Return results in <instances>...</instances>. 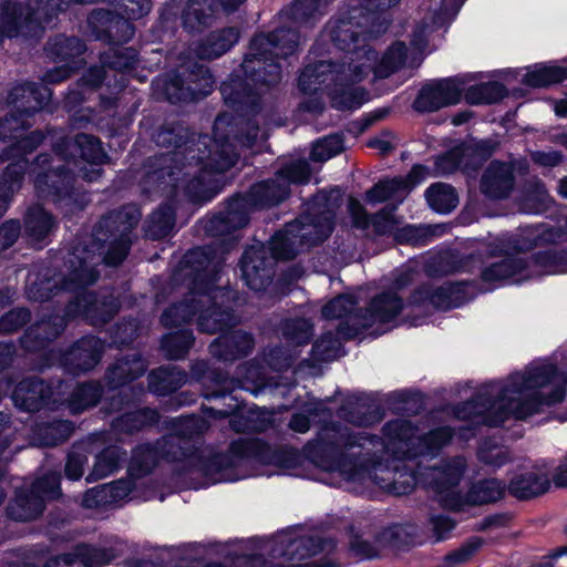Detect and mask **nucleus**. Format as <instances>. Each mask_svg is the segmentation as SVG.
I'll use <instances>...</instances> for the list:
<instances>
[{
	"instance_id": "nucleus-1",
	"label": "nucleus",
	"mask_w": 567,
	"mask_h": 567,
	"mask_svg": "<svg viewBox=\"0 0 567 567\" xmlns=\"http://www.w3.org/2000/svg\"><path fill=\"white\" fill-rule=\"evenodd\" d=\"M225 124L226 116L216 118L214 141L207 135L190 140L188 130L179 124L162 127L155 135L156 144L175 150L155 156L148 163L142 179L143 192L166 197L183 194L193 200L207 199L210 174L229 169L238 158L235 146L221 134Z\"/></svg>"
},
{
	"instance_id": "nucleus-2",
	"label": "nucleus",
	"mask_w": 567,
	"mask_h": 567,
	"mask_svg": "<svg viewBox=\"0 0 567 567\" xmlns=\"http://www.w3.org/2000/svg\"><path fill=\"white\" fill-rule=\"evenodd\" d=\"M237 240V236H230L219 239L213 246L198 247L185 254L173 280H188L189 292L162 315L161 320L165 327L181 326L195 316L199 330L206 333H216L237 323L231 312L235 292L216 286L224 255Z\"/></svg>"
},
{
	"instance_id": "nucleus-3",
	"label": "nucleus",
	"mask_w": 567,
	"mask_h": 567,
	"mask_svg": "<svg viewBox=\"0 0 567 567\" xmlns=\"http://www.w3.org/2000/svg\"><path fill=\"white\" fill-rule=\"evenodd\" d=\"M141 217V210L134 205L104 215L94 227L90 245H79L70 254L68 275L52 278L29 275L28 297L44 301L61 290L71 291L94 284L99 278L96 266L101 262L117 266L125 259Z\"/></svg>"
},
{
	"instance_id": "nucleus-4",
	"label": "nucleus",
	"mask_w": 567,
	"mask_h": 567,
	"mask_svg": "<svg viewBox=\"0 0 567 567\" xmlns=\"http://www.w3.org/2000/svg\"><path fill=\"white\" fill-rule=\"evenodd\" d=\"M393 441L353 433L347 426L326 424L319 432V463L326 471H336L347 481L371 480L381 488L395 495L410 493L417 483L424 485L422 471L405 468L391 471L382 464L385 454L396 457L391 447Z\"/></svg>"
},
{
	"instance_id": "nucleus-5",
	"label": "nucleus",
	"mask_w": 567,
	"mask_h": 567,
	"mask_svg": "<svg viewBox=\"0 0 567 567\" xmlns=\"http://www.w3.org/2000/svg\"><path fill=\"white\" fill-rule=\"evenodd\" d=\"M564 396V378L553 365H543L512 375L503 388L493 385L480 392L475 400L457 406L455 414L475 425L499 426L512 417L524 420Z\"/></svg>"
},
{
	"instance_id": "nucleus-6",
	"label": "nucleus",
	"mask_w": 567,
	"mask_h": 567,
	"mask_svg": "<svg viewBox=\"0 0 567 567\" xmlns=\"http://www.w3.org/2000/svg\"><path fill=\"white\" fill-rule=\"evenodd\" d=\"M298 44L299 35L292 29L257 35L240 65L244 78L236 74L220 86L225 103L237 111H255L264 89L280 80V66L274 58L293 54Z\"/></svg>"
},
{
	"instance_id": "nucleus-7",
	"label": "nucleus",
	"mask_w": 567,
	"mask_h": 567,
	"mask_svg": "<svg viewBox=\"0 0 567 567\" xmlns=\"http://www.w3.org/2000/svg\"><path fill=\"white\" fill-rule=\"evenodd\" d=\"M336 550L332 538L306 534L300 529H286L269 539H257L237 557L243 567H340L336 558L322 563L300 561L317 555L330 556Z\"/></svg>"
},
{
	"instance_id": "nucleus-8",
	"label": "nucleus",
	"mask_w": 567,
	"mask_h": 567,
	"mask_svg": "<svg viewBox=\"0 0 567 567\" xmlns=\"http://www.w3.org/2000/svg\"><path fill=\"white\" fill-rule=\"evenodd\" d=\"M309 178L310 168L306 161H295L285 165L274 178L254 185L245 196L233 198L224 213L206 221V233L219 238L230 235L248 224L252 209L281 203L289 195L291 184H305Z\"/></svg>"
},
{
	"instance_id": "nucleus-9",
	"label": "nucleus",
	"mask_w": 567,
	"mask_h": 567,
	"mask_svg": "<svg viewBox=\"0 0 567 567\" xmlns=\"http://www.w3.org/2000/svg\"><path fill=\"white\" fill-rule=\"evenodd\" d=\"M341 205L339 190L318 194L307 213L288 223L271 238V250L276 258L292 259L301 250L323 241L332 231L336 210Z\"/></svg>"
},
{
	"instance_id": "nucleus-10",
	"label": "nucleus",
	"mask_w": 567,
	"mask_h": 567,
	"mask_svg": "<svg viewBox=\"0 0 567 567\" xmlns=\"http://www.w3.org/2000/svg\"><path fill=\"white\" fill-rule=\"evenodd\" d=\"M363 17V12L359 9H352L347 19H340L329 27L330 39L336 48L348 52L342 61L346 66L349 68L351 58L355 59L357 54L361 56L360 63L367 61L365 54H371L373 56L371 72L375 78H388L403 65L406 47L404 43H395L377 63V53L365 44V38L362 37L365 33L378 37L379 34L371 33V30H375L377 27H372L371 21L367 22Z\"/></svg>"
},
{
	"instance_id": "nucleus-11",
	"label": "nucleus",
	"mask_w": 567,
	"mask_h": 567,
	"mask_svg": "<svg viewBox=\"0 0 567 567\" xmlns=\"http://www.w3.org/2000/svg\"><path fill=\"white\" fill-rule=\"evenodd\" d=\"M365 62L360 63L361 56L351 58L349 68L344 63L336 65L328 61H319L307 65L299 76V87L305 93H316L321 89L334 86L340 83L360 82L365 79L372 70L373 56L365 54Z\"/></svg>"
},
{
	"instance_id": "nucleus-12",
	"label": "nucleus",
	"mask_w": 567,
	"mask_h": 567,
	"mask_svg": "<svg viewBox=\"0 0 567 567\" xmlns=\"http://www.w3.org/2000/svg\"><path fill=\"white\" fill-rule=\"evenodd\" d=\"M383 431L384 436L393 441L391 450L396 458L432 453L446 445L453 435V431L449 426H444L420 436L406 420L388 422Z\"/></svg>"
},
{
	"instance_id": "nucleus-13",
	"label": "nucleus",
	"mask_w": 567,
	"mask_h": 567,
	"mask_svg": "<svg viewBox=\"0 0 567 567\" xmlns=\"http://www.w3.org/2000/svg\"><path fill=\"white\" fill-rule=\"evenodd\" d=\"M54 152L60 156V161L79 168V175L87 181L95 182L102 174L101 165L106 158V154L101 146V142L93 135L76 134L73 140L60 138L54 143Z\"/></svg>"
},
{
	"instance_id": "nucleus-14",
	"label": "nucleus",
	"mask_w": 567,
	"mask_h": 567,
	"mask_svg": "<svg viewBox=\"0 0 567 567\" xmlns=\"http://www.w3.org/2000/svg\"><path fill=\"white\" fill-rule=\"evenodd\" d=\"M55 154H58L55 152ZM63 159H61L62 162ZM62 169L60 156L52 159L48 154H41L34 163V186L40 197L70 206L76 203L73 193V175Z\"/></svg>"
},
{
	"instance_id": "nucleus-15",
	"label": "nucleus",
	"mask_w": 567,
	"mask_h": 567,
	"mask_svg": "<svg viewBox=\"0 0 567 567\" xmlns=\"http://www.w3.org/2000/svg\"><path fill=\"white\" fill-rule=\"evenodd\" d=\"M465 468V460L456 456L442 461L437 466L424 468L421 475L424 486L439 496L444 507L461 511L463 508V495L456 487L463 478Z\"/></svg>"
},
{
	"instance_id": "nucleus-16",
	"label": "nucleus",
	"mask_w": 567,
	"mask_h": 567,
	"mask_svg": "<svg viewBox=\"0 0 567 567\" xmlns=\"http://www.w3.org/2000/svg\"><path fill=\"white\" fill-rule=\"evenodd\" d=\"M402 309L403 300L396 291H383L370 301L369 307L364 311L349 317L350 329L346 330L340 324L338 333L344 338H353L361 329H369L377 322H391L401 313Z\"/></svg>"
},
{
	"instance_id": "nucleus-17",
	"label": "nucleus",
	"mask_w": 567,
	"mask_h": 567,
	"mask_svg": "<svg viewBox=\"0 0 567 567\" xmlns=\"http://www.w3.org/2000/svg\"><path fill=\"white\" fill-rule=\"evenodd\" d=\"M213 78L208 70L199 66L196 73L189 74L187 83L179 75H171L157 80L156 85L162 89L165 97L172 102H192L209 94L213 87Z\"/></svg>"
},
{
	"instance_id": "nucleus-18",
	"label": "nucleus",
	"mask_w": 567,
	"mask_h": 567,
	"mask_svg": "<svg viewBox=\"0 0 567 567\" xmlns=\"http://www.w3.org/2000/svg\"><path fill=\"white\" fill-rule=\"evenodd\" d=\"M27 125H29L27 121H20L14 114H9L0 120V140L13 142L0 153V162L4 163L16 157L24 158V155L34 151L42 143L44 136L39 131L22 133Z\"/></svg>"
},
{
	"instance_id": "nucleus-19",
	"label": "nucleus",
	"mask_w": 567,
	"mask_h": 567,
	"mask_svg": "<svg viewBox=\"0 0 567 567\" xmlns=\"http://www.w3.org/2000/svg\"><path fill=\"white\" fill-rule=\"evenodd\" d=\"M463 92L464 81L460 78L429 83L420 91L414 101V109L419 112H435L442 107L457 104Z\"/></svg>"
},
{
	"instance_id": "nucleus-20",
	"label": "nucleus",
	"mask_w": 567,
	"mask_h": 567,
	"mask_svg": "<svg viewBox=\"0 0 567 567\" xmlns=\"http://www.w3.org/2000/svg\"><path fill=\"white\" fill-rule=\"evenodd\" d=\"M274 259H277L274 252L270 257L268 249L261 243L245 250L240 268L243 278L250 289L255 291L262 290L271 281Z\"/></svg>"
},
{
	"instance_id": "nucleus-21",
	"label": "nucleus",
	"mask_w": 567,
	"mask_h": 567,
	"mask_svg": "<svg viewBox=\"0 0 567 567\" xmlns=\"http://www.w3.org/2000/svg\"><path fill=\"white\" fill-rule=\"evenodd\" d=\"M87 22L96 39L125 42L134 33V29L127 19L105 9L93 10L87 18Z\"/></svg>"
},
{
	"instance_id": "nucleus-22",
	"label": "nucleus",
	"mask_w": 567,
	"mask_h": 567,
	"mask_svg": "<svg viewBox=\"0 0 567 567\" xmlns=\"http://www.w3.org/2000/svg\"><path fill=\"white\" fill-rule=\"evenodd\" d=\"M117 310L118 303L112 296L97 299L93 293H84L68 305L65 317L82 313L92 324L99 326L110 321Z\"/></svg>"
},
{
	"instance_id": "nucleus-23",
	"label": "nucleus",
	"mask_w": 567,
	"mask_h": 567,
	"mask_svg": "<svg viewBox=\"0 0 567 567\" xmlns=\"http://www.w3.org/2000/svg\"><path fill=\"white\" fill-rule=\"evenodd\" d=\"M348 208L355 227L367 229L369 226H373L375 233L380 235L392 233L395 235L402 224V219L394 214L395 206H386L370 216L359 200L350 198Z\"/></svg>"
},
{
	"instance_id": "nucleus-24",
	"label": "nucleus",
	"mask_w": 567,
	"mask_h": 567,
	"mask_svg": "<svg viewBox=\"0 0 567 567\" xmlns=\"http://www.w3.org/2000/svg\"><path fill=\"white\" fill-rule=\"evenodd\" d=\"M103 351L104 343L99 338L84 337L63 355V364L73 374L86 372L100 362Z\"/></svg>"
},
{
	"instance_id": "nucleus-25",
	"label": "nucleus",
	"mask_w": 567,
	"mask_h": 567,
	"mask_svg": "<svg viewBox=\"0 0 567 567\" xmlns=\"http://www.w3.org/2000/svg\"><path fill=\"white\" fill-rule=\"evenodd\" d=\"M51 91L45 85L25 83L18 85L10 92V103L16 109L14 114L20 121L40 111L50 100Z\"/></svg>"
},
{
	"instance_id": "nucleus-26",
	"label": "nucleus",
	"mask_w": 567,
	"mask_h": 567,
	"mask_svg": "<svg viewBox=\"0 0 567 567\" xmlns=\"http://www.w3.org/2000/svg\"><path fill=\"white\" fill-rule=\"evenodd\" d=\"M217 19L214 0H188L181 11L182 28L188 33H202Z\"/></svg>"
},
{
	"instance_id": "nucleus-27",
	"label": "nucleus",
	"mask_w": 567,
	"mask_h": 567,
	"mask_svg": "<svg viewBox=\"0 0 567 567\" xmlns=\"http://www.w3.org/2000/svg\"><path fill=\"white\" fill-rule=\"evenodd\" d=\"M550 487L548 475L532 468L516 474L508 484V492L518 499H530L545 494Z\"/></svg>"
},
{
	"instance_id": "nucleus-28",
	"label": "nucleus",
	"mask_w": 567,
	"mask_h": 567,
	"mask_svg": "<svg viewBox=\"0 0 567 567\" xmlns=\"http://www.w3.org/2000/svg\"><path fill=\"white\" fill-rule=\"evenodd\" d=\"M462 286L449 285L444 287L430 288L421 287L412 295V302L416 305L429 303L435 309L447 310L453 307H458L464 302L461 296Z\"/></svg>"
},
{
	"instance_id": "nucleus-29",
	"label": "nucleus",
	"mask_w": 567,
	"mask_h": 567,
	"mask_svg": "<svg viewBox=\"0 0 567 567\" xmlns=\"http://www.w3.org/2000/svg\"><path fill=\"white\" fill-rule=\"evenodd\" d=\"M112 557V554L106 549L81 544L74 548L73 553L63 554L50 559L47 563V567H73L74 565L97 567L109 563Z\"/></svg>"
},
{
	"instance_id": "nucleus-30",
	"label": "nucleus",
	"mask_w": 567,
	"mask_h": 567,
	"mask_svg": "<svg viewBox=\"0 0 567 567\" xmlns=\"http://www.w3.org/2000/svg\"><path fill=\"white\" fill-rule=\"evenodd\" d=\"M513 185V169L505 163H491L481 178V190L489 198L497 199L508 196Z\"/></svg>"
},
{
	"instance_id": "nucleus-31",
	"label": "nucleus",
	"mask_w": 567,
	"mask_h": 567,
	"mask_svg": "<svg viewBox=\"0 0 567 567\" xmlns=\"http://www.w3.org/2000/svg\"><path fill=\"white\" fill-rule=\"evenodd\" d=\"M254 347L249 333L237 330L220 336L210 344V353L225 361H233L247 355Z\"/></svg>"
},
{
	"instance_id": "nucleus-32",
	"label": "nucleus",
	"mask_w": 567,
	"mask_h": 567,
	"mask_svg": "<svg viewBox=\"0 0 567 567\" xmlns=\"http://www.w3.org/2000/svg\"><path fill=\"white\" fill-rule=\"evenodd\" d=\"M51 395V389L42 380L30 378L21 381L12 393L16 405L27 411L38 410Z\"/></svg>"
},
{
	"instance_id": "nucleus-33",
	"label": "nucleus",
	"mask_w": 567,
	"mask_h": 567,
	"mask_svg": "<svg viewBox=\"0 0 567 567\" xmlns=\"http://www.w3.org/2000/svg\"><path fill=\"white\" fill-rule=\"evenodd\" d=\"M238 37V31L231 27L210 32L197 45L195 53L202 60L217 59L237 42Z\"/></svg>"
},
{
	"instance_id": "nucleus-34",
	"label": "nucleus",
	"mask_w": 567,
	"mask_h": 567,
	"mask_svg": "<svg viewBox=\"0 0 567 567\" xmlns=\"http://www.w3.org/2000/svg\"><path fill=\"white\" fill-rule=\"evenodd\" d=\"M64 327L65 317L55 315L49 319H42L27 331L22 340L23 346L28 350H37L55 339Z\"/></svg>"
},
{
	"instance_id": "nucleus-35",
	"label": "nucleus",
	"mask_w": 567,
	"mask_h": 567,
	"mask_svg": "<svg viewBox=\"0 0 567 567\" xmlns=\"http://www.w3.org/2000/svg\"><path fill=\"white\" fill-rule=\"evenodd\" d=\"M130 492V484L124 481L99 485L84 494L82 504L86 508L111 506L126 497Z\"/></svg>"
},
{
	"instance_id": "nucleus-36",
	"label": "nucleus",
	"mask_w": 567,
	"mask_h": 567,
	"mask_svg": "<svg viewBox=\"0 0 567 567\" xmlns=\"http://www.w3.org/2000/svg\"><path fill=\"white\" fill-rule=\"evenodd\" d=\"M146 364L137 353L118 359L106 373V381L111 388H118L143 375Z\"/></svg>"
},
{
	"instance_id": "nucleus-37",
	"label": "nucleus",
	"mask_w": 567,
	"mask_h": 567,
	"mask_svg": "<svg viewBox=\"0 0 567 567\" xmlns=\"http://www.w3.org/2000/svg\"><path fill=\"white\" fill-rule=\"evenodd\" d=\"M45 50L48 55L54 60L72 65L73 61H79L81 66L83 59L80 56L84 53L85 45L75 37L56 35L48 41Z\"/></svg>"
},
{
	"instance_id": "nucleus-38",
	"label": "nucleus",
	"mask_w": 567,
	"mask_h": 567,
	"mask_svg": "<svg viewBox=\"0 0 567 567\" xmlns=\"http://www.w3.org/2000/svg\"><path fill=\"white\" fill-rule=\"evenodd\" d=\"M506 492V484L497 478H487L474 483L463 496L465 505H484L501 499Z\"/></svg>"
},
{
	"instance_id": "nucleus-39",
	"label": "nucleus",
	"mask_w": 567,
	"mask_h": 567,
	"mask_svg": "<svg viewBox=\"0 0 567 567\" xmlns=\"http://www.w3.org/2000/svg\"><path fill=\"white\" fill-rule=\"evenodd\" d=\"M187 374L174 365L161 367L148 375L150 389L158 395H165L183 386Z\"/></svg>"
},
{
	"instance_id": "nucleus-40",
	"label": "nucleus",
	"mask_w": 567,
	"mask_h": 567,
	"mask_svg": "<svg viewBox=\"0 0 567 567\" xmlns=\"http://www.w3.org/2000/svg\"><path fill=\"white\" fill-rule=\"evenodd\" d=\"M355 82L340 83L337 81L330 91L332 106L338 110H352L360 107L368 101V92L360 86H353Z\"/></svg>"
},
{
	"instance_id": "nucleus-41",
	"label": "nucleus",
	"mask_w": 567,
	"mask_h": 567,
	"mask_svg": "<svg viewBox=\"0 0 567 567\" xmlns=\"http://www.w3.org/2000/svg\"><path fill=\"white\" fill-rule=\"evenodd\" d=\"M192 372L198 380H203L204 382L209 381L216 388L208 393L207 396H220L241 385L239 379L228 378L217 370H209L204 361L195 363L192 368Z\"/></svg>"
},
{
	"instance_id": "nucleus-42",
	"label": "nucleus",
	"mask_w": 567,
	"mask_h": 567,
	"mask_svg": "<svg viewBox=\"0 0 567 567\" xmlns=\"http://www.w3.org/2000/svg\"><path fill=\"white\" fill-rule=\"evenodd\" d=\"M55 227L53 216L41 206L31 207L24 218V228L27 235L33 241H40L47 238Z\"/></svg>"
},
{
	"instance_id": "nucleus-43",
	"label": "nucleus",
	"mask_w": 567,
	"mask_h": 567,
	"mask_svg": "<svg viewBox=\"0 0 567 567\" xmlns=\"http://www.w3.org/2000/svg\"><path fill=\"white\" fill-rule=\"evenodd\" d=\"M565 240V234L559 228L529 227L524 230L523 239L516 241L514 250H529L536 246L557 244Z\"/></svg>"
},
{
	"instance_id": "nucleus-44",
	"label": "nucleus",
	"mask_w": 567,
	"mask_h": 567,
	"mask_svg": "<svg viewBox=\"0 0 567 567\" xmlns=\"http://www.w3.org/2000/svg\"><path fill=\"white\" fill-rule=\"evenodd\" d=\"M400 0H359V10L363 12V19L368 22L371 21L372 27H377L375 30H371V33L381 34L385 32L389 19L386 11L399 3Z\"/></svg>"
},
{
	"instance_id": "nucleus-45",
	"label": "nucleus",
	"mask_w": 567,
	"mask_h": 567,
	"mask_svg": "<svg viewBox=\"0 0 567 567\" xmlns=\"http://www.w3.org/2000/svg\"><path fill=\"white\" fill-rule=\"evenodd\" d=\"M524 267L525 262L522 258L506 256L502 260L486 266L482 270L481 277L484 282H501L520 272Z\"/></svg>"
},
{
	"instance_id": "nucleus-46",
	"label": "nucleus",
	"mask_w": 567,
	"mask_h": 567,
	"mask_svg": "<svg viewBox=\"0 0 567 567\" xmlns=\"http://www.w3.org/2000/svg\"><path fill=\"white\" fill-rule=\"evenodd\" d=\"M406 183L401 177L382 181L370 188L367 200L371 204H379L390 199L402 202L406 195Z\"/></svg>"
},
{
	"instance_id": "nucleus-47",
	"label": "nucleus",
	"mask_w": 567,
	"mask_h": 567,
	"mask_svg": "<svg viewBox=\"0 0 567 567\" xmlns=\"http://www.w3.org/2000/svg\"><path fill=\"white\" fill-rule=\"evenodd\" d=\"M125 452L116 446H110L102 451L94 462L93 468L87 475L86 480L99 481L102 480L115 471H117L120 466V462L124 458Z\"/></svg>"
},
{
	"instance_id": "nucleus-48",
	"label": "nucleus",
	"mask_w": 567,
	"mask_h": 567,
	"mask_svg": "<svg viewBox=\"0 0 567 567\" xmlns=\"http://www.w3.org/2000/svg\"><path fill=\"white\" fill-rule=\"evenodd\" d=\"M425 197L430 207L439 213H449L454 209L458 203L455 189L445 183L431 185L426 189Z\"/></svg>"
},
{
	"instance_id": "nucleus-49",
	"label": "nucleus",
	"mask_w": 567,
	"mask_h": 567,
	"mask_svg": "<svg viewBox=\"0 0 567 567\" xmlns=\"http://www.w3.org/2000/svg\"><path fill=\"white\" fill-rule=\"evenodd\" d=\"M44 505L39 497L32 494H20L8 506V514L16 520H31L37 518L43 512Z\"/></svg>"
},
{
	"instance_id": "nucleus-50",
	"label": "nucleus",
	"mask_w": 567,
	"mask_h": 567,
	"mask_svg": "<svg viewBox=\"0 0 567 567\" xmlns=\"http://www.w3.org/2000/svg\"><path fill=\"white\" fill-rule=\"evenodd\" d=\"M175 225L174 210L169 205H163L155 210L146 221L145 233L153 239L168 236Z\"/></svg>"
},
{
	"instance_id": "nucleus-51",
	"label": "nucleus",
	"mask_w": 567,
	"mask_h": 567,
	"mask_svg": "<svg viewBox=\"0 0 567 567\" xmlns=\"http://www.w3.org/2000/svg\"><path fill=\"white\" fill-rule=\"evenodd\" d=\"M464 91L465 101L470 104L495 103L506 94L505 87L498 82L475 84Z\"/></svg>"
},
{
	"instance_id": "nucleus-52",
	"label": "nucleus",
	"mask_w": 567,
	"mask_h": 567,
	"mask_svg": "<svg viewBox=\"0 0 567 567\" xmlns=\"http://www.w3.org/2000/svg\"><path fill=\"white\" fill-rule=\"evenodd\" d=\"M101 396L102 388L99 383H83L72 392L69 400V408L72 413H81L82 411L96 405Z\"/></svg>"
},
{
	"instance_id": "nucleus-53",
	"label": "nucleus",
	"mask_w": 567,
	"mask_h": 567,
	"mask_svg": "<svg viewBox=\"0 0 567 567\" xmlns=\"http://www.w3.org/2000/svg\"><path fill=\"white\" fill-rule=\"evenodd\" d=\"M158 413L152 409H142L127 412L114 421V427L117 431L133 433L142 427L156 423Z\"/></svg>"
},
{
	"instance_id": "nucleus-54",
	"label": "nucleus",
	"mask_w": 567,
	"mask_h": 567,
	"mask_svg": "<svg viewBox=\"0 0 567 567\" xmlns=\"http://www.w3.org/2000/svg\"><path fill=\"white\" fill-rule=\"evenodd\" d=\"M567 76L565 68L542 65L524 75V83L535 87L548 86L561 82Z\"/></svg>"
},
{
	"instance_id": "nucleus-55",
	"label": "nucleus",
	"mask_w": 567,
	"mask_h": 567,
	"mask_svg": "<svg viewBox=\"0 0 567 567\" xmlns=\"http://www.w3.org/2000/svg\"><path fill=\"white\" fill-rule=\"evenodd\" d=\"M443 227L441 225H405L399 226L395 239L401 244L419 245L426 243L430 238L441 234Z\"/></svg>"
},
{
	"instance_id": "nucleus-56",
	"label": "nucleus",
	"mask_w": 567,
	"mask_h": 567,
	"mask_svg": "<svg viewBox=\"0 0 567 567\" xmlns=\"http://www.w3.org/2000/svg\"><path fill=\"white\" fill-rule=\"evenodd\" d=\"M550 197L545 185L539 182H530L524 195L522 207L526 213L538 214L547 209Z\"/></svg>"
},
{
	"instance_id": "nucleus-57",
	"label": "nucleus",
	"mask_w": 567,
	"mask_h": 567,
	"mask_svg": "<svg viewBox=\"0 0 567 567\" xmlns=\"http://www.w3.org/2000/svg\"><path fill=\"white\" fill-rule=\"evenodd\" d=\"M136 62L135 50L131 48H111L101 55V63L112 70L127 71Z\"/></svg>"
},
{
	"instance_id": "nucleus-58",
	"label": "nucleus",
	"mask_w": 567,
	"mask_h": 567,
	"mask_svg": "<svg viewBox=\"0 0 567 567\" xmlns=\"http://www.w3.org/2000/svg\"><path fill=\"white\" fill-rule=\"evenodd\" d=\"M193 342V333L188 330H182L164 337L162 348L169 359L176 360L186 354Z\"/></svg>"
},
{
	"instance_id": "nucleus-59",
	"label": "nucleus",
	"mask_w": 567,
	"mask_h": 567,
	"mask_svg": "<svg viewBox=\"0 0 567 567\" xmlns=\"http://www.w3.org/2000/svg\"><path fill=\"white\" fill-rule=\"evenodd\" d=\"M411 527L402 525H395L385 528L378 536L380 547L402 549L405 546H409L410 544L413 543V533L411 532Z\"/></svg>"
},
{
	"instance_id": "nucleus-60",
	"label": "nucleus",
	"mask_w": 567,
	"mask_h": 567,
	"mask_svg": "<svg viewBox=\"0 0 567 567\" xmlns=\"http://www.w3.org/2000/svg\"><path fill=\"white\" fill-rule=\"evenodd\" d=\"M157 464V452L146 445L137 447L132 456L130 472L133 476L140 477L148 474Z\"/></svg>"
},
{
	"instance_id": "nucleus-61",
	"label": "nucleus",
	"mask_w": 567,
	"mask_h": 567,
	"mask_svg": "<svg viewBox=\"0 0 567 567\" xmlns=\"http://www.w3.org/2000/svg\"><path fill=\"white\" fill-rule=\"evenodd\" d=\"M465 152L466 150H463L462 145H460L440 156L435 162V173L437 175H447L457 168H470L472 163L466 161Z\"/></svg>"
},
{
	"instance_id": "nucleus-62",
	"label": "nucleus",
	"mask_w": 567,
	"mask_h": 567,
	"mask_svg": "<svg viewBox=\"0 0 567 567\" xmlns=\"http://www.w3.org/2000/svg\"><path fill=\"white\" fill-rule=\"evenodd\" d=\"M343 151V141L339 134L329 135L318 141L311 151V158L326 162Z\"/></svg>"
},
{
	"instance_id": "nucleus-63",
	"label": "nucleus",
	"mask_w": 567,
	"mask_h": 567,
	"mask_svg": "<svg viewBox=\"0 0 567 567\" xmlns=\"http://www.w3.org/2000/svg\"><path fill=\"white\" fill-rule=\"evenodd\" d=\"M32 494L39 497L44 505L45 499H53L60 495V476L56 473H49L38 478L32 484Z\"/></svg>"
},
{
	"instance_id": "nucleus-64",
	"label": "nucleus",
	"mask_w": 567,
	"mask_h": 567,
	"mask_svg": "<svg viewBox=\"0 0 567 567\" xmlns=\"http://www.w3.org/2000/svg\"><path fill=\"white\" fill-rule=\"evenodd\" d=\"M478 458L486 465L499 467L509 462V453L506 447L491 441H485L478 450Z\"/></svg>"
}]
</instances>
